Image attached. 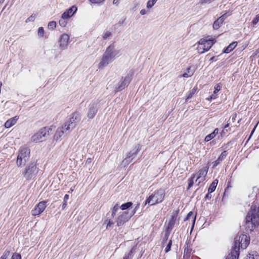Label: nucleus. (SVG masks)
<instances>
[{"label": "nucleus", "instance_id": "0eeeda50", "mask_svg": "<svg viewBox=\"0 0 259 259\" xmlns=\"http://www.w3.org/2000/svg\"><path fill=\"white\" fill-rule=\"evenodd\" d=\"M38 172V168L35 162H31L25 168L23 172L24 177L27 180L33 179Z\"/></svg>", "mask_w": 259, "mask_h": 259}, {"label": "nucleus", "instance_id": "6ab92c4d", "mask_svg": "<svg viewBox=\"0 0 259 259\" xmlns=\"http://www.w3.org/2000/svg\"><path fill=\"white\" fill-rule=\"evenodd\" d=\"M227 152L226 151H224L218 159L213 162V167H216L219 165L227 156Z\"/></svg>", "mask_w": 259, "mask_h": 259}, {"label": "nucleus", "instance_id": "a211bd4d", "mask_svg": "<svg viewBox=\"0 0 259 259\" xmlns=\"http://www.w3.org/2000/svg\"><path fill=\"white\" fill-rule=\"evenodd\" d=\"M140 150V146L139 145H137L135 146V147L131 150L126 155L128 158L132 159V160L135 158L139 151Z\"/></svg>", "mask_w": 259, "mask_h": 259}, {"label": "nucleus", "instance_id": "393cba45", "mask_svg": "<svg viewBox=\"0 0 259 259\" xmlns=\"http://www.w3.org/2000/svg\"><path fill=\"white\" fill-rule=\"evenodd\" d=\"M218 183V180H214L209 186V187L208 188V191L209 192H213L216 189Z\"/></svg>", "mask_w": 259, "mask_h": 259}, {"label": "nucleus", "instance_id": "8fccbe9b", "mask_svg": "<svg viewBox=\"0 0 259 259\" xmlns=\"http://www.w3.org/2000/svg\"><path fill=\"white\" fill-rule=\"evenodd\" d=\"M238 256H235L234 254H232V253H231V255L228 256L226 259H238Z\"/></svg>", "mask_w": 259, "mask_h": 259}, {"label": "nucleus", "instance_id": "ea45409f", "mask_svg": "<svg viewBox=\"0 0 259 259\" xmlns=\"http://www.w3.org/2000/svg\"><path fill=\"white\" fill-rule=\"evenodd\" d=\"M221 87L219 84H217V87L214 88V90L213 91V94L212 95L217 96V93L221 90Z\"/></svg>", "mask_w": 259, "mask_h": 259}, {"label": "nucleus", "instance_id": "3c124183", "mask_svg": "<svg viewBox=\"0 0 259 259\" xmlns=\"http://www.w3.org/2000/svg\"><path fill=\"white\" fill-rule=\"evenodd\" d=\"M217 98V96L216 95H211V96H210L208 98H207V99L208 100V101H210L211 100H213V99H216Z\"/></svg>", "mask_w": 259, "mask_h": 259}, {"label": "nucleus", "instance_id": "4be33fe9", "mask_svg": "<svg viewBox=\"0 0 259 259\" xmlns=\"http://www.w3.org/2000/svg\"><path fill=\"white\" fill-rule=\"evenodd\" d=\"M135 74V70L131 69L128 71L127 74L125 76L124 81H131L133 79Z\"/></svg>", "mask_w": 259, "mask_h": 259}, {"label": "nucleus", "instance_id": "cd10ccee", "mask_svg": "<svg viewBox=\"0 0 259 259\" xmlns=\"http://www.w3.org/2000/svg\"><path fill=\"white\" fill-rule=\"evenodd\" d=\"M198 175V179H199L200 177L205 178L207 175V170L205 169H200L199 170Z\"/></svg>", "mask_w": 259, "mask_h": 259}, {"label": "nucleus", "instance_id": "6e6552de", "mask_svg": "<svg viewBox=\"0 0 259 259\" xmlns=\"http://www.w3.org/2000/svg\"><path fill=\"white\" fill-rule=\"evenodd\" d=\"M52 129L49 127H45L38 131L31 137V141L35 143L41 142L47 139L49 136Z\"/></svg>", "mask_w": 259, "mask_h": 259}, {"label": "nucleus", "instance_id": "09e8293b", "mask_svg": "<svg viewBox=\"0 0 259 259\" xmlns=\"http://www.w3.org/2000/svg\"><path fill=\"white\" fill-rule=\"evenodd\" d=\"M193 95L194 94H193V93H192L190 91L188 93V95H187V98H186V100H188L191 99L193 97Z\"/></svg>", "mask_w": 259, "mask_h": 259}, {"label": "nucleus", "instance_id": "e2e57ef3", "mask_svg": "<svg viewBox=\"0 0 259 259\" xmlns=\"http://www.w3.org/2000/svg\"><path fill=\"white\" fill-rule=\"evenodd\" d=\"M91 162V158H88L87 160V163H90Z\"/></svg>", "mask_w": 259, "mask_h": 259}, {"label": "nucleus", "instance_id": "58836bf2", "mask_svg": "<svg viewBox=\"0 0 259 259\" xmlns=\"http://www.w3.org/2000/svg\"><path fill=\"white\" fill-rule=\"evenodd\" d=\"M171 244H172V241L171 240H169L168 243V244H167L165 248V252H168L170 250Z\"/></svg>", "mask_w": 259, "mask_h": 259}, {"label": "nucleus", "instance_id": "a878e982", "mask_svg": "<svg viewBox=\"0 0 259 259\" xmlns=\"http://www.w3.org/2000/svg\"><path fill=\"white\" fill-rule=\"evenodd\" d=\"M127 82H121V83L118 85V87H116L115 92H118L124 89L125 87L128 85Z\"/></svg>", "mask_w": 259, "mask_h": 259}, {"label": "nucleus", "instance_id": "f3484780", "mask_svg": "<svg viewBox=\"0 0 259 259\" xmlns=\"http://www.w3.org/2000/svg\"><path fill=\"white\" fill-rule=\"evenodd\" d=\"M10 251L6 250L3 255L0 257V259H9L10 255ZM12 259H21V256L18 253H14L12 256Z\"/></svg>", "mask_w": 259, "mask_h": 259}, {"label": "nucleus", "instance_id": "680f3d73", "mask_svg": "<svg viewBox=\"0 0 259 259\" xmlns=\"http://www.w3.org/2000/svg\"><path fill=\"white\" fill-rule=\"evenodd\" d=\"M235 118H236V116H235V115L232 116L231 120L233 122H234V120H235Z\"/></svg>", "mask_w": 259, "mask_h": 259}, {"label": "nucleus", "instance_id": "864d4df0", "mask_svg": "<svg viewBox=\"0 0 259 259\" xmlns=\"http://www.w3.org/2000/svg\"><path fill=\"white\" fill-rule=\"evenodd\" d=\"M189 253H190L189 249L185 248L184 250V254H186V255H187V257H188L189 256Z\"/></svg>", "mask_w": 259, "mask_h": 259}, {"label": "nucleus", "instance_id": "49530a36", "mask_svg": "<svg viewBox=\"0 0 259 259\" xmlns=\"http://www.w3.org/2000/svg\"><path fill=\"white\" fill-rule=\"evenodd\" d=\"M105 0H90V1L93 4H99L104 2Z\"/></svg>", "mask_w": 259, "mask_h": 259}, {"label": "nucleus", "instance_id": "5fc2aeb1", "mask_svg": "<svg viewBox=\"0 0 259 259\" xmlns=\"http://www.w3.org/2000/svg\"><path fill=\"white\" fill-rule=\"evenodd\" d=\"M211 0H200V3L201 4L210 3Z\"/></svg>", "mask_w": 259, "mask_h": 259}, {"label": "nucleus", "instance_id": "9d476101", "mask_svg": "<svg viewBox=\"0 0 259 259\" xmlns=\"http://www.w3.org/2000/svg\"><path fill=\"white\" fill-rule=\"evenodd\" d=\"M136 210L133 211L130 213H129L127 211L123 212L121 214H120L116 220L117 225L118 226H122L126 222L128 221V220L131 218V217L135 213Z\"/></svg>", "mask_w": 259, "mask_h": 259}, {"label": "nucleus", "instance_id": "f704fd0d", "mask_svg": "<svg viewBox=\"0 0 259 259\" xmlns=\"http://www.w3.org/2000/svg\"><path fill=\"white\" fill-rule=\"evenodd\" d=\"M214 137H215V136L211 133V134L208 135L207 136H206L205 137L204 141L206 142H207L210 141L211 139H213Z\"/></svg>", "mask_w": 259, "mask_h": 259}, {"label": "nucleus", "instance_id": "4d7b16f0", "mask_svg": "<svg viewBox=\"0 0 259 259\" xmlns=\"http://www.w3.org/2000/svg\"><path fill=\"white\" fill-rule=\"evenodd\" d=\"M146 10L145 9H142L140 11V14L142 15H144L146 14Z\"/></svg>", "mask_w": 259, "mask_h": 259}, {"label": "nucleus", "instance_id": "37998d69", "mask_svg": "<svg viewBox=\"0 0 259 259\" xmlns=\"http://www.w3.org/2000/svg\"><path fill=\"white\" fill-rule=\"evenodd\" d=\"M34 19H35V16L31 15L26 19V22L28 23L29 22H33L34 21Z\"/></svg>", "mask_w": 259, "mask_h": 259}, {"label": "nucleus", "instance_id": "aec40b11", "mask_svg": "<svg viewBox=\"0 0 259 259\" xmlns=\"http://www.w3.org/2000/svg\"><path fill=\"white\" fill-rule=\"evenodd\" d=\"M195 70V66H190L187 69V71L183 73L181 76L184 78H188V77L191 76L194 74Z\"/></svg>", "mask_w": 259, "mask_h": 259}, {"label": "nucleus", "instance_id": "39448f33", "mask_svg": "<svg viewBox=\"0 0 259 259\" xmlns=\"http://www.w3.org/2000/svg\"><path fill=\"white\" fill-rule=\"evenodd\" d=\"M165 196L164 190L160 189L154 191L150 194L149 197L145 201V204H148L149 205H154L161 203L164 199Z\"/></svg>", "mask_w": 259, "mask_h": 259}, {"label": "nucleus", "instance_id": "7c9ffc66", "mask_svg": "<svg viewBox=\"0 0 259 259\" xmlns=\"http://www.w3.org/2000/svg\"><path fill=\"white\" fill-rule=\"evenodd\" d=\"M111 35H112V33L111 32H110L109 31H106L104 32V33H103L102 38L104 39H107L109 37H110L111 36Z\"/></svg>", "mask_w": 259, "mask_h": 259}, {"label": "nucleus", "instance_id": "6e6d98bb", "mask_svg": "<svg viewBox=\"0 0 259 259\" xmlns=\"http://www.w3.org/2000/svg\"><path fill=\"white\" fill-rule=\"evenodd\" d=\"M218 133H219V129L217 128L213 131V132L212 133L215 137L218 134Z\"/></svg>", "mask_w": 259, "mask_h": 259}, {"label": "nucleus", "instance_id": "4468645a", "mask_svg": "<svg viewBox=\"0 0 259 259\" xmlns=\"http://www.w3.org/2000/svg\"><path fill=\"white\" fill-rule=\"evenodd\" d=\"M178 217V212L176 211L173 212L172 215L170 220H169L167 227L166 228L167 230L171 231L174 227L175 224H176Z\"/></svg>", "mask_w": 259, "mask_h": 259}, {"label": "nucleus", "instance_id": "f257e3e1", "mask_svg": "<svg viewBox=\"0 0 259 259\" xmlns=\"http://www.w3.org/2000/svg\"><path fill=\"white\" fill-rule=\"evenodd\" d=\"M80 119L81 115L79 112L75 111L72 113L70 117L64 122L63 125L57 129L54 136V140L56 141H60L65 133H70L75 127Z\"/></svg>", "mask_w": 259, "mask_h": 259}, {"label": "nucleus", "instance_id": "dca6fc26", "mask_svg": "<svg viewBox=\"0 0 259 259\" xmlns=\"http://www.w3.org/2000/svg\"><path fill=\"white\" fill-rule=\"evenodd\" d=\"M229 15H227V14L223 15L222 16H221L220 18H219L217 20H215L213 24V28L214 29H218L223 24V22L225 20V19L227 18V16H228Z\"/></svg>", "mask_w": 259, "mask_h": 259}, {"label": "nucleus", "instance_id": "f8f14e48", "mask_svg": "<svg viewBox=\"0 0 259 259\" xmlns=\"http://www.w3.org/2000/svg\"><path fill=\"white\" fill-rule=\"evenodd\" d=\"M69 39V36L66 33H64L60 36L59 42V46L61 50H66L67 48Z\"/></svg>", "mask_w": 259, "mask_h": 259}, {"label": "nucleus", "instance_id": "9b49d317", "mask_svg": "<svg viewBox=\"0 0 259 259\" xmlns=\"http://www.w3.org/2000/svg\"><path fill=\"white\" fill-rule=\"evenodd\" d=\"M47 202L45 201H40L31 210V214L32 215H37L41 213L45 209L47 205Z\"/></svg>", "mask_w": 259, "mask_h": 259}, {"label": "nucleus", "instance_id": "c9c22d12", "mask_svg": "<svg viewBox=\"0 0 259 259\" xmlns=\"http://www.w3.org/2000/svg\"><path fill=\"white\" fill-rule=\"evenodd\" d=\"M118 209H119V206L117 204H116L113 207V208H112V216L113 217L115 215V214H116V212L117 211V210H118Z\"/></svg>", "mask_w": 259, "mask_h": 259}, {"label": "nucleus", "instance_id": "473e14b6", "mask_svg": "<svg viewBox=\"0 0 259 259\" xmlns=\"http://www.w3.org/2000/svg\"><path fill=\"white\" fill-rule=\"evenodd\" d=\"M195 177V175H193V177L188 179V189H189L194 184V178Z\"/></svg>", "mask_w": 259, "mask_h": 259}, {"label": "nucleus", "instance_id": "13d9d810", "mask_svg": "<svg viewBox=\"0 0 259 259\" xmlns=\"http://www.w3.org/2000/svg\"><path fill=\"white\" fill-rule=\"evenodd\" d=\"M197 90V88L196 87H194L190 92H191L192 93H193V94H194L196 91Z\"/></svg>", "mask_w": 259, "mask_h": 259}, {"label": "nucleus", "instance_id": "e433bc0d", "mask_svg": "<svg viewBox=\"0 0 259 259\" xmlns=\"http://www.w3.org/2000/svg\"><path fill=\"white\" fill-rule=\"evenodd\" d=\"M56 23L55 21L50 22L48 24V28L51 29H53L56 27Z\"/></svg>", "mask_w": 259, "mask_h": 259}, {"label": "nucleus", "instance_id": "1a4fd4ad", "mask_svg": "<svg viewBox=\"0 0 259 259\" xmlns=\"http://www.w3.org/2000/svg\"><path fill=\"white\" fill-rule=\"evenodd\" d=\"M198 43L199 45L197 47V50L199 53L202 54L210 49L214 44V40L210 39H201Z\"/></svg>", "mask_w": 259, "mask_h": 259}, {"label": "nucleus", "instance_id": "a19ab883", "mask_svg": "<svg viewBox=\"0 0 259 259\" xmlns=\"http://www.w3.org/2000/svg\"><path fill=\"white\" fill-rule=\"evenodd\" d=\"M44 33V29L43 27H39V28L38 29V35L42 36L43 35Z\"/></svg>", "mask_w": 259, "mask_h": 259}, {"label": "nucleus", "instance_id": "20e7f679", "mask_svg": "<svg viewBox=\"0 0 259 259\" xmlns=\"http://www.w3.org/2000/svg\"><path fill=\"white\" fill-rule=\"evenodd\" d=\"M250 242L249 237L246 234L237 235L234 239V244L233 249L231 253L234 254L236 256L239 255V250L241 247L242 249H245Z\"/></svg>", "mask_w": 259, "mask_h": 259}, {"label": "nucleus", "instance_id": "603ef678", "mask_svg": "<svg viewBox=\"0 0 259 259\" xmlns=\"http://www.w3.org/2000/svg\"><path fill=\"white\" fill-rule=\"evenodd\" d=\"M113 224V222L112 221H111L110 220L109 221L107 225V226H106V229H109L110 227H111V226Z\"/></svg>", "mask_w": 259, "mask_h": 259}, {"label": "nucleus", "instance_id": "72a5a7b5", "mask_svg": "<svg viewBox=\"0 0 259 259\" xmlns=\"http://www.w3.org/2000/svg\"><path fill=\"white\" fill-rule=\"evenodd\" d=\"M67 18H63L62 16H61V19L59 21V24L62 27H65L67 24V21L66 20Z\"/></svg>", "mask_w": 259, "mask_h": 259}, {"label": "nucleus", "instance_id": "ddd939ff", "mask_svg": "<svg viewBox=\"0 0 259 259\" xmlns=\"http://www.w3.org/2000/svg\"><path fill=\"white\" fill-rule=\"evenodd\" d=\"M98 111L97 104L95 103L90 104L89 105V110L87 113V116L89 119L94 117Z\"/></svg>", "mask_w": 259, "mask_h": 259}, {"label": "nucleus", "instance_id": "2eb2a0df", "mask_svg": "<svg viewBox=\"0 0 259 259\" xmlns=\"http://www.w3.org/2000/svg\"><path fill=\"white\" fill-rule=\"evenodd\" d=\"M76 11L77 8L75 6H72L62 14V18L69 19L76 12Z\"/></svg>", "mask_w": 259, "mask_h": 259}, {"label": "nucleus", "instance_id": "338daca9", "mask_svg": "<svg viewBox=\"0 0 259 259\" xmlns=\"http://www.w3.org/2000/svg\"><path fill=\"white\" fill-rule=\"evenodd\" d=\"M230 120H231V119L230 118V119H229V122H231Z\"/></svg>", "mask_w": 259, "mask_h": 259}, {"label": "nucleus", "instance_id": "a18cd8bd", "mask_svg": "<svg viewBox=\"0 0 259 259\" xmlns=\"http://www.w3.org/2000/svg\"><path fill=\"white\" fill-rule=\"evenodd\" d=\"M205 179V178H203V177H200L199 179H198V177H197V179L196 180V182H197L198 181V182L197 183V185H199V184L203 182V181H204Z\"/></svg>", "mask_w": 259, "mask_h": 259}, {"label": "nucleus", "instance_id": "69168bd1", "mask_svg": "<svg viewBox=\"0 0 259 259\" xmlns=\"http://www.w3.org/2000/svg\"><path fill=\"white\" fill-rule=\"evenodd\" d=\"M255 130V128H254V129L251 132V135L252 134V133H253L254 131Z\"/></svg>", "mask_w": 259, "mask_h": 259}, {"label": "nucleus", "instance_id": "2f4dec72", "mask_svg": "<svg viewBox=\"0 0 259 259\" xmlns=\"http://www.w3.org/2000/svg\"><path fill=\"white\" fill-rule=\"evenodd\" d=\"M157 1V0H149L147 3V8H151L155 5Z\"/></svg>", "mask_w": 259, "mask_h": 259}, {"label": "nucleus", "instance_id": "de8ad7c7", "mask_svg": "<svg viewBox=\"0 0 259 259\" xmlns=\"http://www.w3.org/2000/svg\"><path fill=\"white\" fill-rule=\"evenodd\" d=\"M212 192H209L208 191V193L206 195L205 197V200H207V199H210L212 197V195L211 194Z\"/></svg>", "mask_w": 259, "mask_h": 259}, {"label": "nucleus", "instance_id": "c03bdc74", "mask_svg": "<svg viewBox=\"0 0 259 259\" xmlns=\"http://www.w3.org/2000/svg\"><path fill=\"white\" fill-rule=\"evenodd\" d=\"M171 231H169V230H166V233H165V239H164V240H163V242H164V241H166L167 240Z\"/></svg>", "mask_w": 259, "mask_h": 259}, {"label": "nucleus", "instance_id": "bb28decb", "mask_svg": "<svg viewBox=\"0 0 259 259\" xmlns=\"http://www.w3.org/2000/svg\"><path fill=\"white\" fill-rule=\"evenodd\" d=\"M132 205H133V203L132 202H126L125 203L122 204L120 206V208L122 210H125L126 209L129 208L130 207H131Z\"/></svg>", "mask_w": 259, "mask_h": 259}, {"label": "nucleus", "instance_id": "774afa93", "mask_svg": "<svg viewBox=\"0 0 259 259\" xmlns=\"http://www.w3.org/2000/svg\"><path fill=\"white\" fill-rule=\"evenodd\" d=\"M230 120H231V119L230 118V119H229V122H231Z\"/></svg>", "mask_w": 259, "mask_h": 259}, {"label": "nucleus", "instance_id": "423d86ee", "mask_svg": "<svg viewBox=\"0 0 259 259\" xmlns=\"http://www.w3.org/2000/svg\"><path fill=\"white\" fill-rule=\"evenodd\" d=\"M30 156V150L26 146L20 148L17 159V165L18 166L24 165L29 160Z\"/></svg>", "mask_w": 259, "mask_h": 259}, {"label": "nucleus", "instance_id": "b1692460", "mask_svg": "<svg viewBox=\"0 0 259 259\" xmlns=\"http://www.w3.org/2000/svg\"><path fill=\"white\" fill-rule=\"evenodd\" d=\"M237 46L236 42H233L230 44L224 50V53H229L232 51Z\"/></svg>", "mask_w": 259, "mask_h": 259}, {"label": "nucleus", "instance_id": "7ed1b4c3", "mask_svg": "<svg viewBox=\"0 0 259 259\" xmlns=\"http://www.w3.org/2000/svg\"><path fill=\"white\" fill-rule=\"evenodd\" d=\"M244 227L247 231L250 232L259 227V206H251L246 215Z\"/></svg>", "mask_w": 259, "mask_h": 259}, {"label": "nucleus", "instance_id": "79ce46f5", "mask_svg": "<svg viewBox=\"0 0 259 259\" xmlns=\"http://www.w3.org/2000/svg\"><path fill=\"white\" fill-rule=\"evenodd\" d=\"M259 21V16L256 15L252 21L253 25H256Z\"/></svg>", "mask_w": 259, "mask_h": 259}, {"label": "nucleus", "instance_id": "052dcab7", "mask_svg": "<svg viewBox=\"0 0 259 259\" xmlns=\"http://www.w3.org/2000/svg\"><path fill=\"white\" fill-rule=\"evenodd\" d=\"M119 0H113V4L115 5H118Z\"/></svg>", "mask_w": 259, "mask_h": 259}, {"label": "nucleus", "instance_id": "bf43d9fd", "mask_svg": "<svg viewBox=\"0 0 259 259\" xmlns=\"http://www.w3.org/2000/svg\"><path fill=\"white\" fill-rule=\"evenodd\" d=\"M229 123H227V124H226L224 126V130H223V133H225V130H226V128H227L228 127H229Z\"/></svg>", "mask_w": 259, "mask_h": 259}, {"label": "nucleus", "instance_id": "c756f323", "mask_svg": "<svg viewBox=\"0 0 259 259\" xmlns=\"http://www.w3.org/2000/svg\"><path fill=\"white\" fill-rule=\"evenodd\" d=\"M69 199V195L68 194H66L64 196L63 202L62 204V208L64 209L67 206V202Z\"/></svg>", "mask_w": 259, "mask_h": 259}, {"label": "nucleus", "instance_id": "4c0bfd02", "mask_svg": "<svg viewBox=\"0 0 259 259\" xmlns=\"http://www.w3.org/2000/svg\"><path fill=\"white\" fill-rule=\"evenodd\" d=\"M132 250H131L128 253H125L123 259H132Z\"/></svg>", "mask_w": 259, "mask_h": 259}, {"label": "nucleus", "instance_id": "c85d7f7f", "mask_svg": "<svg viewBox=\"0 0 259 259\" xmlns=\"http://www.w3.org/2000/svg\"><path fill=\"white\" fill-rule=\"evenodd\" d=\"M132 161V159L128 158L127 156L123 160L122 164L124 166H126Z\"/></svg>", "mask_w": 259, "mask_h": 259}, {"label": "nucleus", "instance_id": "0e129e2a", "mask_svg": "<svg viewBox=\"0 0 259 259\" xmlns=\"http://www.w3.org/2000/svg\"><path fill=\"white\" fill-rule=\"evenodd\" d=\"M4 1L5 0H0V3H3Z\"/></svg>", "mask_w": 259, "mask_h": 259}, {"label": "nucleus", "instance_id": "f03ea898", "mask_svg": "<svg viewBox=\"0 0 259 259\" xmlns=\"http://www.w3.org/2000/svg\"><path fill=\"white\" fill-rule=\"evenodd\" d=\"M120 50L116 47L114 43L110 44L105 50L102 55L100 62L98 64L99 69H103L111 63L116 58L119 56Z\"/></svg>", "mask_w": 259, "mask_h": 259}, {"label": "nucleus", "instance_id": "412c9836", "mask_svg": "<svg viewBox=\"0 0 259 259\" xmlns=\"http://www.w3.org/2000/svg\"><path fill=\"white\" fill-rule=\"evenodd\" d=\"M17 120V118L16 116L8 120L5 123V127L6 128L11 127L16 123Z\"/></svg>", "mask_w": 259, "mask_h": 259}, {"label": "nucleus", "instance_id": "5701e85b", "mask_svg": "<svg viewBox=\"0 0 259 259\" xmlns=\"http://www.w3.org/2000/svg\"><path fill=\"white\" fill-rule=\"evenodd\" d=\"M192 218V222H193V223H192V229H193V228L194 227V225H195V220H196V215H194L193 214V212L192 211H190L187 217H186V218L184 219V221H186L187 220H189L190 219V218Z\"/></svg>", "mask_w": 259, "mask_h": 259}]
</instances>
